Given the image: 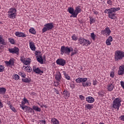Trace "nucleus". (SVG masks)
Here are the masks:
<instances>
[{"label": "nucleus", "mask_w": 124, "mask_h": 124, "mask_svg": "<svg viewBox=\"0 0 124 124\" xmlns=\"http://www.w3.org/2000/svg\"><path fill=\"white\" fill-rule=\"evenodd\" d=\"M82 11V9L80 8V6H77L75 8V10L74 11V16H75V18H76L77 17V15L80 13Z\"/></svg>", "instance_id": "obj_13"}, {"label": "nucleus", "mask_w": 124, "mask_h": 124, "mask_svg": "<svg viewBox=\"0 0 124 124\" xmlns=\"http://www.w3.org/2000/svg\"><path fill=\"white\" fill-rule=\"evenodd\" d=\"M113 41V38L112 36H110L107 39L106 41V44L108 45V46H110L111 45V43Z\"/></svg>", "instance_id": "obj_19"}, {"label": "nucleus", "mask_w": 124, "mask_h": 124, "mask_svg": "<svg viewBox=\"0 0 124 124\" xmlns=\"http://www.w3.org/2000/svg\"><path fill=\"white\" fill-rule=\"evenodd\" d=\"M92 83L90 81H85V83H82L83 87H89L91 86Z\"/></svg>", "instance_id": "obj_31"}, {"label": "nucleus", "mask_w": 124, "mask_h": 124, "mask_svg": "<svg viewBox=\"0 0 124 124\" xmlns=\"http://www.w3.org/2000/svg\"><path fill=\"white\" fill-rule=\"evenodd\" d=\"M45 27L42 29V32H46L47 31H50V30H52L53 28H54V24L53 23H48L45 24Z\"/></svg>", "instance_id": "obj_7"}, {"label": "nucleus", "mask_w": 124, "mask_h": 124, "mask_svg": "<svg viewBox=\"0 0 124 124\" xmlns=\"http://www.w3.org/2000/svg\"><path fill=\"white\" fill-rule=\"evenodd\" d=\"M1 124V121L0 119V124Z\"/></svg>", "instance_id": "obj_59"}, {"label": "nucleus", "mask_w": 124, "mask_h": 124, "mask_svg": "<svg viewBox=\"0 0 124 124\" xmlns=\"http://www.w3.org/2000/svg\"><path fill=\"white\" fill-rule=\"evenodd\" d=\"M6 89L4 87H0V94H5Z\"/></svg>", "instance_id": "obj_29"}, {"label": "nucleus", "mask_w": 124, "mask_h": 124, "mask_svg": "<svg viewBox=\"0 0 124 124\" xmlns=\"http://www.w3.org/2000/svg\"><path fill=\"white\" fill-rule=\"evenodd\" d=\"M27 108H28L27 109V111H29V112H30L31 113L32 112V108H31V107H29Z\"/></svg>", "instance_id": "obj_49"}, {"label": "nucleus", "mask_w": 124, "mask_h": 124, "mask_svg": "<svg viewBox=\"0 0 124 124\" xmlns=\"http://www.w3.org/2000/svg\"><path fill=\"white\" fill-rule=\"evenodd\" d=\"M77 54V49H74V51L71 53V56H74Z\"/></svg>", "instance_id": "obj_46"}, {"label": "nucleus", "mask_w": 124, "mask_h": 124, "mask_svg": "<svg viewBox=\"0 0 124 124\" xmlns=\"http://www.w3.org/2000/svg\"><path fill=\"white\" fill-rule=\"evenodd\" d=\"M61 55H63V54H66V55H69L71 52H73V48L68 47V46H62L61 48Z\"/></svg>", "instance_id": "obj_2"}, {"label": "nucleus", "mask_w": 124, "mask_h": 124, "mask_svg": "<svg viewBox=\"0 0 124 124\" xmlns=\"http://www.w3.org/2000/svg\"><path fill=\"white\" fill-rule=\"evenodd\" d=\"M55 79L58 82H61V79H62V74L60 72L56 73L55 76Z\"/></svg>", "instance_id": "obj_17"}, {"label": "nucleus", "mask_w": 124, "mask_h": 124, "mask_svg": "<svg viewBox=\"0 0 124 124\" xmlns=\"http://www.w3.org/2000/svg\"><path fill=\"white\" fill-rule=\"evenodd\" d=\"M120 84L121 85V87L123 88V89H124V82L123 81H121L120 82Z\"/></svg>", "instance_id": "obj_50"}, {"label": "nucleus", "mask_w": 124, "mask_h": 124, "mask_svg": "<svg viewBox=\"0 0 124 124\" xmlns=\"http://www.w3.org/2000/svg\"><path fill=\"white\" fill-rule=\"evenodd\" d=\"M35 55H38V51H35Z\"/></svg>", "instance_id": "obj_58"}, {"label": "nucleus", "mask_w": 124, "mask_h": 124, "mask_svg": "<svg viewBox=\"0 0 124 124\" xmlns=\"http://www.w3.org/2000/svg\"><path fill=\"white\" fill-rule=\"evenodd\" d=\"M4 66L2 65H0V72H3L4 71Z\"/></svg>", "instance_id": "obj_44"}, {"label": "nucleus", "mask_w": 124, "mask_h": 124, "mask_svg": "<svg viewBox=\"0 0 124 124\" xmlns=\"http://www.w3.org/2000/svg\"><path fill=\"white\" fill-rule=\"evenodd\" d=\"M9 42L11 43V44H15V40L12 38H8Z\"/></svg>", "instance_id": "obj_40"}, {"label": "nucleus", "mask_w": 124, "mask_h": 124, "mask_svg": "<svg viewBox=\"0 0 124 124\" xmlns=\"http://www.w3.org/2000/svg\"><path fill=\"white\" fill-rule=\"evenodd\" d=\"M120 8H110L109 9H107L104 11V13L106 14H108V17L110 18V19H112V20H115V19L117 18V16H116V12L117 11H119L120 10Z\"/></svg>", "instance_id": "obj_1"}, {"label": "nucleus", "mask_w": 124, "mask_h": 124, "mask_svg": "<svg viewBox=\"0 0 124 124\" xmlns=\"http://www.w3.org/2000/svg\"><path fill=\"white\" fill-rule=\"evenodd\" d=\"M25 59H24V58H23V57H21V58H20V61H21V62H24V61H25Z\"/></svg>", "instance_id": "obj_56"}, {"label": "nucleus", "mask_w": 124, "mask_h": 124, "mask_svg": "<svg viewBox=\"0 0 124 124\" xmlns=\"http://www.w3.org/2000/svg\"><path fill=\"white\" fill-rule=\"evenodd\" d=\"M118 75H124V65H122L119 67L118 72Z\"/></svg>", "instance_id": "obj_16"}, {"label": "nucleus", "mask_w": 124, "mask_h": 124, "mask_svg": "<svg viewBox=\"0 0 124 124\" xmlns=\"http://www.w3.org/2000/svg\"><path fill=\"white\" fill-rule=\"evenodd\" d=\"M33 110L36 111V112H41V108L37 106L34 105L32 106Z\"/></svg>", "instance_id": "obj_28"}, {"label": "nucleus", "mask_w": 124, "mask_h": 124, "mask_svg": "<svg viewBox=\"0 0 124 124\" xmlns=\"http://www.w3.org/2000/svg\"><path fill=\"white\" fill-rule=\"evenodd\" d=\"M97 84V81H96V80H93V85L94 86H95V85Z\"/></svg>", "instance_id": "obj_52"}, {"label": "nucleus", "mask_w": 124, "mask_h": 124, "mask_svg": "<svg viewBox=\"0 0 124 124\" xmlns=\"http://www.w3.org/2000/svg\"><path fill=\"white\" fill-rule=\"evenodd\" d=\"M50 123L51 124H60V122L59 120L55 118H52L51 120L50 121Z\"/></svg>", "instance_id": "obj_24"}, {"label": "nucleus", "mask_w": 124, "mask_h": 124, "mask_svg": "<svg viewBox=\"0 0 124 124\" xmlns=\"http://www.w3.org/2000/svg\"><path fill=\"white\" fill-rule=\"evenodd\" d=\"M121 102H122L121 99L119 98H115L112 102L113 108L116 109L117 111H119V110H120V107H121Z\"/></svg>", "instance_id": "obj_3"}, {"label": "nucleus", "mask_w": 124, "mask_h": 124, "mask_svg": "<svg viewBox=\"0 0 124 124\" xmlns=\"http://www.w3.org/2000/svg\"><path fill=\"white\" fill-rule=\"evenodd\" d=\"M18 75H19V76L22 77V78H26L27 76V75H26V74H25V73L24 72H19Z\"/></svg>", "instance_id": "obj_41"}, {"label": "nucleus", "mask_w": 124, "mask_h": 124, "mask_svg": "<svg viewBox=\"0 0 124 124\" xmlns=\"http://www.w3.org/2000/svg\"><path fill=\"white\" fill-rule=\"evenodd\" d=\"M101 32L104 35L108 36L110 35V33H111V30H110L109 27H107L104 30L101 31Z\"/></svg>", "instance_id": "obj_10"}, {"label": "nucleus", "mask_w": 124, "mask_h": 124, "mask_svg": "<svg viewBox=\"0 0 124 124\" xmlns=\"http://www.w3.org/2000/svg\"><path fill=\"white\" fill-rule=\"evenodd\" d=\"M60 83H59V81H56L55 82V87H58L59 86Z\"/></svg>", "instance_id": "obj_55"}, {"label": "nucleus", "mask_w": 124, "mask_h": 124, "mask_svg": "<svg viewBox=\"0 0 124 124\" xmlns=\"http://www.w3.org/2000/svg\"><path fill=\"white\" fill-rule=\"evenodd\" d=\"M20 107H21V108L22 109V110H24V111H28V108L29 107L25 105H20Z\"/></svg>", "instance_id": "obj_37"}, {"label": "nucleus", "mask_w": 124, "mask_h": 124, "mask_svg": "<svg viewBox=\"0 0 124 124\" xmlns=\"http://www.w3.org/2000/svg\"><path fill=\"white\" fill-rule=\"evenodd\" d=\"M23 63H24L25 65H30V64H31V59L27 58L25 59Z\"/></svg>", "instance_id": "obj_25"}, {"label": "nucleus", "mask_w": 124, "mask_h": 124, "mask_svg": "<svg viewBox=\"0 0 124 124\" xmlns=\"http://www.w3.org/2000/svg\"><path fill=\"white\" fill-rule=\"evenodd\" d=\"M124 58V52L122 50H117L115 52V61H120Z\"/></svg>", "instance_id": "obj_4"}, {"label": "nucleus", "mask_w": 124, "mask_h": 124, "mask_svg": "<svg viewBox=\"0 0 124 124\" xmlns=\"http://www.w3.org/2000/svg\"><path fill=\"white\" fill-rule=\"evenodd\" d=\"M3 107V104L1 102V100L0 99V108H2Z\"/></svg>", "instance_id": "obj_53"}, {"label": "nucleus", "mask_w": 124, "mask_h": 124, "mask_svg": "<svg viewBox=\"0 0 124 124\" xmlns=\"http://www.w3.org/2000/svg\"><path fill=\"white\" fill-rule=\"evenodd\" d=\"M0 44H2V45H6V42L5 40L2 38V36L0 35Z\"/></svg>", "instance_id": "obj_34"}, {"label": "nucleus", "mask_w": 124, "mask_h": 124, "mask_svg": "<svg viewBox=\"0 0 124 124\" xmlns=\"http://www.w3.org/2000/svg\"><path fill=\"white\" fill-rule=\"evenodd\" d=\"M90 36L93 40V41L95 40V38H96V35L94 34V33H91L90 34Z\"/></svg>", "instance_id": "obj_38"}, {"label": "nucleus", "mask_w": 124, "mask_h": 124, "mask_svg": "<svg viewBox=\"0 0 124 124\" xmlns=\"http://www.w3.org/2000/svg\"><path fill=\"white\" fill-rule=\"evenodd\" d=\"M93 108V105L88 104L85 105V109L86 110H91Z\"/></svg>", "instance_id": "obj_27"}, {"label": "nucleus", "mask_w": 124, "mask_h": 124, "mask_svg": "<svg viewBox=\"0 0 124 124\" xmlns=\"http://www.w3.org/2000/svg\"><path fill=\"white\" fill-rule=\"evenodd\" d=\"M119 119H120V120L121 121H123L124 122V115H121Z\"/></svg>", "instance_id": "obj_51"}, {"label": "nucleus", "mask_w": 124, "mask_h": 124, "mask_svg": "<svg viewBox=\"0 0 124 124\" xmlns=\"http://www.w3.org/2000/svg\"><path fill=\"white\" fill-rule=\"evenodd\" d=\"M65 60L64 59H58L56 61V63L57 64H58L59 65H61L62 66H64L65 65Z\"/></svg>", "instance_id": "obj_12"}, {"label": "nucleus", "mask_w": 124, "mask_h": 124, "mask_svg": "<svg viewBox=\"0 0 124 124\" xmlns=\"http://www.w3.org/2000/svg\"><path fill=\"white\" fill-rule=\"evenodd\" d=\"M90 18V25H92V24H93V23H94L95 22V18H94L93 17H89Z\"/></svg>", "instance_id": "obj_36"}, {"label": "nucleus", "mask_w": 124, "mask_h": 124, "mask_svg": "<svg viewBox=\"0 0 124 124\" xmlns=\"http://www.w3.org/2000/svg\"><path fill=\"white\" fill-rule=\"evenodd\" d=\"M79 98H80V99H81L82 100H84L85 99V97H83V96L82 95H79Z\"/></svg>", "instance_id": "obj_54"}, {"label": "nucleus", "mask_w": 124, "mask_h": 124, "mask_svg": "<svg viewBox=\"0 0 124 124\" xmlns=\"http://www.w3.org/2000/svg\"><path fill=\"white\" fill-rule=\"evenodd\" d=\"M10 108L12 111H13V112H16V109H15L14 107H12V106L10 105Z\"/></svg>", "instance_id": "obj_48"}, {"label": "nucleus", "mask_w": 124, "mask_h": 124, "mask_svg": "<svg viewBox=\"0 0 124 124\" xmlns=\"http://www.w3.org/2000/svg\"><path fill=\"white\" fill-rule=\"evenodd\" d=\"M79 43L82 46H89L92 43L89 40L86 39L82 37H79L78 38Z\"/></svg>", "instance_id": "obj_6"}, {"label": "nucleus", "mask_w": 124, "mask_h": 124, "mask_svg": "<svg viewBox=\"0 0 124 124\" xmlns=\"http://www.w3.org/2000/svg\"><path fill=\"white\" fill-rule=\"evenodd\" d=\"M15 62H16V60L14 58H11L9 61H5L4 62L6 66L9 67H13V66H14V64H15Z\"/></svg>", "instance_id": "obj_8"}, {"label": "nucleus", "mask_w": 124, "mask_h": 124, "mask_svg": "<svg viewBox=\"0 0 124 124\" xmlns=\"http://www.w3.org/2000/svg\"><path fill=\"white\" fill-rule=\"evenodd\" d=\"M81 124H85L84 123H82Z\"/></svg>", "instance_id": "obj_60"}, {"label": "nucleus", "mask_w": 124, "mask_h": 124, "mask_svg": "<svg viewBox=\"0 0 124 124\" xmlns=\"http://www.w3.org/2000/svg\"><path fill=\"white\" fill-rule=\"evenodd\" d=\"M27 104H28V105H30V102H29V100L27 99V98H26V97H24L23 100L21 101V104H20V105H25Z\"/></svg>", "instance_id": "obj_23"}, {"label": "nucleus", "mask_w": 124, "mask_h": 124, "mask_svg": "<svg viewBox=\"0 0 124 124\" xmlns=\"http://www.w3.org/2000/svg\"><path fill=\"white\" fill-rule=\"evenodd\" d=\"M23 67H25V70L26 71H27V72H31V68H30V67H29L28 66H25V65L23 66Z\"/></svg>", "instance_id": "obj_42"}, {"label": "nucleus", "mask_w": 124, "mask_h": 124, "mask_svg": "<svg viewBox=\"0 0 124 124\" xmlns=\"http://www.w3.org/2000/svg\"><path fill=\"white\" fill-rule=\"evenodd\" d=\"M15 34L17 37H26L27 36L25 33L20 31H16Z\"/></svg>", "instance_id": "obj_14"}, {"label": "nucleus", "mask_w": 124, "mask_h": 124, "mask_svg": "<svg viewBox=\"0 0 124 124\" xmlns=\"http://www.w3.org/2000/svg\"><path fill=\"white\" fill-rule=\"evenodd\" d=\"M29 32H30V33H31L32 34H35L36 33V31L33 28H31L29 29Z\"/></svg>", "instance_id": "obj_35"}, {"label": "nucleus", "mask_w": 124, "mask_h": 124, "mask_svg": "<svg viewBox=\"0 0 124 124\" xmlns=\"http://www.w3.org/2000/svg\"><path fill=\"white\" fill-rule=\"evenodd\" d=\"M68 11L70 14H72L70 16V17H73V18H75V16H74V9L72 7H69L68 9Z\"/></svg>", "instance_id": "obj_18"}, {"label": "nucleus", "mask_w": 124, "mask_h": 124, "mask_svg": "<svg viewBox=\"0 0 124 124\" xmlns=\"http://www.w3.org/2000/svg\"><path fill=\"white\" fill-rule=\"evenodd\" d=\"M72 40H74V41H77V40H78V37H77L75 34H73L72 36Z\"/></svg>", "instance_id": "obj_39"}, {"label": "nucleus", "mask_w": 124, "mask_h": 124, "mask_svg": "<svg viewBox=\"0 0 124 124\" xmlns=\"http://www.w3.org/2000/svg\"><path fill=\"white\" fill-rule=\"evenodd\" d=\"M22 82H24V83H31V79L24 78L22 79Z\"/></svg>", "instance_id": "obj_30"}, {"label": "nucleus", "mask_w": 124, "mask_h": 124, "mask_svg": "<svg viewBox=\"0 0 124 124\" xmlns=\"http://www.w3.org/2000/svg\"><path fill=\"white\" fill-rule=\"evenodd\" d=\"M62 73L65 78L67 80H70V76L68 75V74H66V72L65 71H63Z\"/></svg>", "instance_id": "obj_33"}, {"label": "nucleus", "mask_w": 124, "mask_h": 124, "mask_svg": "<svg viewBox=\"0 0 124 124\" xmlns=\"http://www.w3.org/2000/svg\"><path fill=\"white\" fill-rule=\"evenodd\" d=\"M86 100L88 103H93L94 102V98L92 96H88L86 98Z\"/></svg>", "instance_id": "obj_20"}, {"label": "nucleus", "mask_w": 124, "mask_h": 124, "mask_svg": "<svg viewBox=\"0 0 124 124\" xmlns=\"http://www.w3.org/2000/svg\"><path fill=\"white\" fill-rule=\"evenodd\" d=\"M8 51L12 54H16V55H18V54H19V48L17 47L9 48Z\"/></svg>", "instance_id": "obj_9"}, {"label": "nucleus", "mask_w": 124, "mask_h": 124, "mask_svg": "<svg viewBox=\"0 0 124 124\" xmlns=\"http://www.w3.org/2000/svg\"><path fill=\"white\" fill-rule=\"evenodd\" d=\"M33 70L35 73H36L37 74H42L43 73V71L40 70L39 68L36 67L35 66H33Z\"/></svg>", "instance_id": "obj_15"}, {"label": "nucleus", "mask_w": 124, "mask_h": 124, "mask_svg": "<svg viewBox=\"0 0 124 124\" xmlns=\"http://www.w3.org/2000/svg\"><path fill=\"white\" fill-rule=\"evenodd\" d=\"M113 89H114V85L112 83H109L107 86V90H108V92H112Z\"/></svg>", "instance_id": "obj_21"}, {"label": "nucleus", "mask_w": 124, "mask_h": 124, "mask_svg": "<svg viewBox=\"0 0 124 124\" xmlns=\"http://www.w3.org/2000/svg\"><path fill=\"white\" fill-rule=\"evenodd\" d=\"M13 78L15 79V80H19V79H20V77L19 76V75L15 74Z\"/></svg>", "instance_id": "obj_43"}, {"label": "nucleus", "mask_w": 124, "mask_h": 124, "mask_svg": "<svg viewBox=\"0 0 124 124\" xmlns=\"http://www.w3.org/2000/svg\"><path fill=\"white\" fill-rule=\"evenodd\" d=\"M29 46L31 51H35L36 47H35V45H34V43L30 42Z\"/></svg>", "instance_id": "obj_22"}, {"label": "nucleus", "mask_w": 124, "mask_h": 124, "mask_svg": "<svg viewBox=\"0 0 124 124\" xmlns=\"http://www.w3.org/2000/svg\"><path fill=\"white\" fill-rule=\"evenodd\" d=\"M44 124H45V123H46V122H45V121H44Z\"/></svg>", "instance_id": "obj_61"}, {"label": "nucleus", "mask_w": 124, "mask_h": 124, "mask_svg": "<svg viewBox=\"0 0 124 124\" xmlns=\"http://www.w3.org/2000/svg\"><path fill=\"white\" fill-rule=\"evenodd\" d=\"M94 14L95 15H98V12H94Z\"/></svg>", "instance_id": "obj_57"}, {"label": "nucleus", "mask_w": 124, "mask_h": 124, "mask_svg": "<svg viewBox=\"0 0 124 124\" xmlns=\"http://www.w3.org/2000/svg\"><path fill=\"white\" fill-rule=\"evenodd\" d=\"M37 61L38 62L40 63L41 64H43V59L41 56H38L36 58Z\"/></svg>", "instance_id": "obj_32"}, {"label": "nucleus", "mask_w": 124, "mask_h": 124, "mask_svg": "<svg viewBox=\"0 0 124 124\" xmlns=\"http://www.w3.org/2000/svg\"><path fill=\"white\" fill-rule=\"evenodd\" d=\"M87 81H88V78H78L76 79V82L77 83H78L79 84L82 83V85H83L85 82H87Z\"/></svg>", "instance_id": "obj_11"}, {"label": "nucleus", "mask_w": 124, "mask_h": 124, "mask_svg": "<svg viewBox=\"0 0 124 124\" xmlns=\"http://www.w3.org/2000/svg\"><path fill=\"white\" fill-rule=\"evenodd\" d=\"M108 4H109V5H112L113 4V2L111 0H108L107 1Z\"/></svg>", "instance_id": "obj_47"}, {"label": "nucleus", "mask_w": 124, "mask_h": 124, "mask_svg": "<svg viewBox=\"0 0 124 124\" xmlns=\"http://www.w3.org/2000/svg\"><path fill=\"white\" fill-rule=\"evenodd\" d=\"M17 15V10L15 8H11L8 12V16L10 19H15Z\"/></svg>", "instance_id": "obj_5"}, {"label": "nucleus", "mask_w": 124, "mask_h": 124, "mask_svg": "<svg viewBox=\"0 0 124 124\" xmlns=\"http://www.w3.org/2000/svg\"><path fill=\"white\" fill-rule=\"evenodd\" d=\"M110 77L111 78H114L115 77V72L114 71H111L110 73Z\"/></svg>", "instance_id": "obj_45"}, {"label": "nucleus", "mask_w": 124, "mask_h": 124, "mask_svg": "<svg viewBox=\"0 0 124 124\" xmlns=\"http://www.w3.org/2000/svg\"><path fill=\"white\" fill-rule=\"evenodd\" d=\"M63 93L65 98H68L69 96H70V93H69V92L66 90H64Z\"/></svg>", "instance_id": "obj_26"}]
</instances>
